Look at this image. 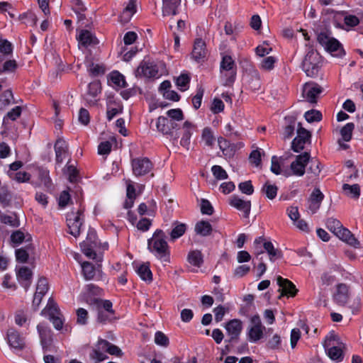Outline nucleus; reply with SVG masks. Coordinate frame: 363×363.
Instances as JSON below:
<instances>
[{
	"mask_svg": "<svg viewBox=\"0 0 363 363\" xmlns=\"http://www.w3.org/2000/svg\"><path fill=\"white\" fill-rule=\"evenodd\" d=\"M165 233L157 229L152 238L147 240V250L162 262H170V249Z\"/></svg>",
	"mask_w": 363,
	"mask_h": 363,
	"instance_id": "nucleus-1",
	"label": "nucleus"
},
{
	"mask_svg": "<svg viewBox=\"0 0 363 363\" xmlns=\"http://www.w3.org/2000/svg\"><path fill=\"white\" fill-rule=\"evenodd\" d=\"M323 65L322 57L313 48H310L301 64L302 70L309 77H316Z\"/></svg>",
	"mask_w": 363,
	"mask_h": 363,
	"instance_id": "nucleus-2",
	"label": "nucleus"
},
{
	"mask_svg": "<svg viewBox=\"0 0 363 363\" xmlns=\"http://www.w3.org/2000/svg\"><path fill=\"white\" fill-rule=\"evenodd\" d=\"M220 74L224 79L223 85L232 86L237 77V65L230 55H223L220 63Z\"/></svg>",
	"mask_w": 363,
	"mask_h": 363,
	"instance_id": "nucleus-3",
	"label": "nucleus"
},
{
	"mask_svg": "<svg viewBox=\"0 0 363 363\" xmlns=\"http://www.w3.org/2000/svg\"><path fill=\"white\" fill-rule=\"evenodd\" d=\"M156 127L163 135L170 136L173 143L177 142L179 135L177 130L180 126L177 122L165 116H159L157 119Z\"/></svg>",
	"mask_w": 363,
	"mask_h": 363,
	"instance_id": "nucleus-4",
	"label": "nucleus"
},
{
	"mask_svg": "<svg viewBox=\"0 0 363 363\" xmlns=\"http://www.w3.org/2000/svg\"><path fill=\"white\" fill-rule=\"evenodd\" d=\"M45 311L47 312L49 320L52 323L54 328L57 330H60L63 327L65 320L62 318V315L57 304L52 298H49L48 304L42 311V313Z\"/></svg>",
	"mask_w": 363,
	"mask_h": 363,
	"instance_id": "nucleus-5",
	"label": "nucleus"
},
{
	"mask_svg": "<svg viewBox=\"0 0 363 363\" xmlns=\"http://www.w3.org/2000/svg\"><path fill=\"white\" fill-rule=\"evenodd\" d=\"M37 330L39 333L40 344L44 353L55 351L53 345V333L52 330L45 323H39L37 325Z\"/></svg>",
	"mask_w": 363,
	"mask_h": 363,
	"instance_id": "nucleus-6",
	"label": "nucleus"
},
{
	"mask_svg": "<svg viewBox=\"0 0 363 363\" xmlns=\"http://www.w3.org/2000/svg\"><path fill=\"white\" fill-rule=\"evenodd\" d=\"M133 173L135 177L145 176L152 172L154 164L146 157H139L131 160Z\"/></svg>",
	"mask_w": 363,
	"mask_h": 363,
	"instance_id": "nucleus-7",
	"label": "nucleus"
},
{
	"mask_svg": "<svg viewBox=\"0 0 363 363\" xmlns=\"http://www.w3.org/2000/svg\"><path fill=\"white\" fill-rule=\"evenodd\" d=\"M336 341L337 336L334 333L330 334V335L326 337L324 347L328 356L332 360L339 362L343 359L344 354L341 348L335 345V342Z\"/></svg>",
	"mask_w": 363,
	"mask_h": 363,
	"instance_id": "nucleus-8",
	"label": "nucleus"
},
{
	"mask_svg": "<svg viewBox=\"0 0 363 363\" xmlns=\"http://www.w3.org/2000/svg\"><path fill=\"white\" fill-rule=\"evenodd\" d=\"M83 212L84 209H79L77 213L72 212L67 217L69 233L75 238L78 237L81 232V228L83 224V219L81 216Z\"/></svg>",
	"mask_w": 363,
	"mask_h": 363,
	"instance_id": "nucleus-9",
	"label": "nucleus"
},
{
	"mask_svg": "<svg viewBox=\"0 0 363 363\" xmlns=\"http://www.w3.org/2000/svg\"><path fill=\"white\" fill-rule=\"evenodd\" d=\"M311 134L310 131L301 126V123H298L297 136L292 140L291 149L295 152H300L303 150L306 143L310 141Z\"/></svg>",
	"mask_w": 363,
	"mask_h": 363,
	"instance_id": "nucleus-10",
	"label": "nucleus"
},
{
	"mask_svg": "<svg viewBox=\"0 0 363 363\" xmlns=\"http://www.w3.org/2000/svg\"><path fill=\"white\" fill-rule=\"evenodd\" d=\"M136 76L146 78H159L161 74L159 73L157 65L150 61H143L136 70Z\"/></svg>",
	"mask_w": 363,
	"mask_h": 363,
	"instance_id": "nucleus-11",
	"label": "nucleus"
},
{
	"mask_svg": "<svg viewBox=\"0 0 363 363\" xmlns=\"http://www.w3.org/2000/svg\"><path fill=\"white\" fill-rule=\"evenodd\" d=\"M225 329L228 335L230 336V339L225 340V342L229 343L236 342L242 332V322L238 319L230 320L226 323Z\"/></svg>",
	"mask_w": 363,
	"mask_h": 363,
	"instance_id": "nucleus-12",
	"label": "nucleus"
},
{
	"mask_svg": "<svg viewBox=\"0 0 363 363\" xmlns=\"http://www.w3.org/2000/svg\"><path fill=\"white\" fill-rule=\"evenodd\" d=\"M323 88L315 82H307L305 84L303 94L306 99L311 103L317 102V98L323 92Z\"/></svg>",
	"mask_w": 363,
	"mask_h": 363,
	"instance_id": "nucleus-13",
	"label": "nucleus"
},
{
	"mask_svg": "<svg viewBox=\"0 0 363 363\" xmlns=\"http://www.w3.org/2000/svg\"><path fill=\"white\" fill-rule=\"evenodd\" d=\"M277 282L279 286V291L281 292V296L294 297L297 294L298 289L295 284L288 279L279 276Z\"/></svg>",
	"mask_w": 363,
	"mask_h": 363,
	"instance_id": "nucleus-14",
	"label": "nucleus"
},
{
	"mask_svg": "<svg viewBox=\"0 0 363 363\" xmlns=\"http://www.w3.org/2000/svg\"><path fill=\"white\" fill-rule=\"evenodd\" d=\"M229 204L232 207L242 213V216L248 218L251 211V201H245L237 195H233L229 199Z\"/></svg>",
	"mask_w": 363,
	"mask_h": 363,
	"instance_id": "nucleus-15",
	"label": "nucleus"
},
{
	"mask_svg": "<svg viewBox=\"0 0 363 363\" xmlns=\"http://www.w3.org/2000/svg\"><path fill=\"white\" fill-rule=\"evenodd\" d=\"M207 55L206 44L202 38H196L194 43L191 57L197 62H204Z\"/></svg>",
	"mask_w": 363,
	"mask_h": 363,
	"instance_id": "nucleus-16",
	"label": "nucleus"
},
{
	"mask_svg": "<svg viewBox=\"0 0 363 363\" xmlns=\"http://www.w3.org/2000/svg\"><path fill=\"white\" fill-rule=\"evenodd\" d=\"M7 340L9 346L14 350H22L25 347V338L14 328L8 330Z\"/></svg>",
	"mask_w": 363,
	"mask_h": 363,
	"instance_id": "nucleus-17",
	"label": "nucleus"
},
{
	"mask_svg": "<svg viewBox=\"0 0 363 363\" xmlns=\"http://www.w3.org/2000/svg\"><path fill=\"white\" fill-rule=\"evenodd\" d=\"M55 152V161L57 164H62L64 160L69 156L68 143L61 138H59L54 145Z\"/></svg>",
	"mask_w": 363,
	"mask_h": 363,
	"instance_id": "nucleus-18",
	"label": "nucleus"
},
{
	"mask_svg": "<svg viewBox=\"0 0 363 363\" xmlns=\"http://www.w3.org/2000/svg\"><path fill=\"white\" fill-rule=\"evenodd\" d=\"M324 197V194L319 189H313L308 199V209L313 214L318 211Z\"/></svg>",
	"mask_w": 363,
	"mask_h": 363,
	"instance_id": "nucleus-19",
	"label": "nucleus"
},
{
	"mask_svg": "<svg viewBox=\"0 0 363 363\" xmlns=\"http://www.w3.org/2000/svg\"><path fill=\"white\" fill-rule=\"evenodd\" d=\"M17 279L26 291H28L31 284L33 272L28 267H21L16 272Z\"/></svg>",
	"mask_w": 363,
	"mask_h": 363,
	"instance_id": "nucleus-20",
	"label": "nucleus"
},
{
	"mask_svg": "<svg viewBox=\"0 0 363 363\" xmlns=\"http://www.w3.org/2000/svg\"><path fill=\"white\" fill-rule=\"evenodd\" d=\"M77 40L79 45L84 48L96 45L99 43L96 37L88 30H82L77 36Z\"/></svg>",
	"mask_w": 363,
	"mask_h": 363,
	"instance_id": "nucleus-21",
	"label": "nucleus"
},
{
	"mask_svg": "<svg viewBox=\"0 0 363 363\" xmlns=\"http://www.w3.org/2000/svg\"><path fill=\"white\" fill-rule=\"evenodd\" d=\"M339 239L345 242L348 245L358 247L360 245L359 240L354 237L350 230L343 227V225L335 234Z\"/></svg>",
	"mask_w": 363,
	"mask_h": 363,
	"instance_id": "nucleus-22",
	"label": "nucleus"
},
{
	"mask_svg": "<svg viewBox=\"0 0 363 363\" xmlns=\"http://www.w3.org/2000/svg\"><path fill=\"white\" fill-rule=\"evenodd\" d=\"M194 128V125L188 121H186L182 126L183 133L180 140V145L186 150L189 149Z\"/></svg>",
	"mask_w": 363,
	"mask_h": 363,
	"instance_id": "nucleus-23",
	"label": "nucleus"
},
{
	"mask_svg": "<svg viewBox=\"0 0 363 363\" xmlns=\"http://www.w3.org/2000/svg\"><path fill=\"white\" fill-rule=\"evenodd\" d=\"M325 49L327 52L336 57H342L345 55L342 45L335 38H331Z\"/></svg>",
	"mask_w": 363,
	"mask_h": 363,
	"instance_id": "nucleus-24",
	"label": "nucleus"
},
{
	"mask_svg": "<svg viewBox=\"0 0 363 363\" xmlns=\"http://www.w3.org/2000/svg\"><path fill=\"white\" fill-rule=\"evenodd\" d=\"M163 16H174L178 13V8L181 4V0H162Z\"/></svg>",
	"mask_w": 363,
	"mask_h": 363,
	"instance_id": "nucleus-25",
	"label": "nucleus"
},
{
	"mask_svg": "<svg viewBox=\"0 0 363 363\" xmlns=\"http://www.w3.org/2000/svg\"><path fill=\"white\" fill-rule=\"evenodd\" d=\"M101 266L99 265L98 268L96 269L95 266L89 262H84L82 264V274L86 280H91L94 279L96 275V272L99 273H101V271L100 270Z\"/></svg>",
	"mask_w": 363,
	"mask_h": 363,
	"instance_id": "nucleus-26",
	"label": "nucleus"
},
{
	"mask_svg": "<svg viewBox=\"0 0 363 363\" xmlns=\"http://www.w3.org/2000/svg\"><path fill=\"white\" fill-rule=\"evenodd\" d=\"M38 179L43 184L47 191H52L53 184L50 177V171L47 168L39 167L38 169Z\"/></svg>",
	"mask_w": 363,
	"mask_h": 363,
	"instance_id": "nucleus-27",
	"label": "nucleus"
},
{
	"mask_svg": "<svg viewBox=\"0 0 363 363\" xmlns=\"http://www.w3.org/2000/svg\"><path fill=\"white\" fill-rule=\"evenodd\" d=\"M22 112V108L19 106H15L10 111H9L3 118L2 125L5 129H9V121H15L18 118Z\"/></svg>",
	"mask_w": 363,
	"mask_h": 363,
	"instance_id": "nucleus-28",
	"label": "nucleus"
},
{
	"mask_svg": "<svg viewBox=\"0 0 363 363\" xmlns=\"http://www.w3.org/2000/svg\"><path fill=\"white\" fill-rule=\"evenodd\" d=\"M349 289L345 284H339L337 286V292L334 296L335 301L340 304H345L348 301Z\"/></svg>",
	"mask_w": 363,
	"mask_h": 363,
	"instance_id": "nucleus-29",
	"label": "nucleus"
},
{
	"mask_svg": "<svg viewBox=\"0 0 363 363\" xmlns=\"http://www.w3.org/2000/svg\"><path fill=\"white\" fill-rule=\"evenodd\" d=\"M137 12V1L129 0L127 5L123 10L121 14L122 21L128 22L130 20L133 16Z\"/></svg>",
	"mask_w": 363,
	"mask_h": 363,
	"instance_id": "nucleus-30",
	"label": "nucleus"
},
{
	"mask_svg": "<svg viewBox=\"0 0 363 363\" xmlns=\"http://www.w3.org/2000/svg\"><path fill=\"white\" fill-rule=\"evenodd\" d=\"M0 221L5 225L12 228H18L21 225L20 219L16 213L13 212L11 215L0 213Z\"/></svg>",
	"mask_w": 363,
	"mask_h": 363,
	"instance_id": "nucleus-31",
	"label": "nucleus"
},
{
	"mask_svg": "<svg viewBox=\"0 0 363 363\" xmlns=\"http://www.w3.org/2000/svg\"><path fill=\"white\" fill-rule=\"evenodd\" d=\"M213 230L211 223L207 220H201L196 223L195 225V232L196 234L206 237L211 234Z\"/></svg>",
	"mask_w": 363,
	"mask_h": 363,
	"instance_id": "nucleus-32",
	"label": "nucleus"
},
{
	"mask_svg": "<svg viewBox=\"0 0 363 363\" xmlns=\"http://www.w3.org/2000/svg\"><path fill=\"white\" fill-rule=\"evenodd\" d=\"M187 261L194 267H201L203 263V256L198 250H191L188 254Z\"/></svg>",
	"mask_w": 363,
	"mask_h": 363,
	"instance_id": "nucleus-33",
	"label": "nucleus"
},
{
	"mask_svg": "<svg viewBox=\"0 0 363 363\" xmlns=\"http://www.w3.org/2000/svg\"><path fill=\"white\" fill-rule=\"evenodd\" d=\"M186 230V225L184 223L175 222L174 223V228L171 230L170 240L174 242L178 238H181Z\"/></svg>",
	"mask_w": 363,
	"mask_h": 363,
	"instance_id": "nucleus-34",
	"label": "nucleus"
},
{
	"mask_svg": "<svg viewBox=\"0 0 363 363\" xmlns=\"http://www.w3.org/2000/svg\"><path fill=\"white\" fill-rule=\"evenodd\" d=\"M136 272L142 280L147 282L152 281V273L150 269L149 264H140L137 269Z\"/></svg>",
	"mask_w": 363,
	"mask_h": 363,
	"instance_id": "nucleus-35",
	"label": "nucleus"
},
{
	"mask_svg": "<svg viewBox=\"0 0 363 363\" xmlns=\"http://www.w3.org/2000/svg\"><path fill=\"white\" fill-rule=\"evenodd\" d=\"M342 191L347 196L355 199H359L360 196V186L357 184L352 185L344 184L342 185Z\"/></svg>",
	"mask_w": 363,
	"mask_h": 363,
	"instance_id": "nucleus-36",
	"label": "nucleus"
},
{
	"mask_svg": "<svg viewBox=\"0 0 363 363\" xmlns=\"http://www.w3.org/2000/svg\"><path fill=\"white\" fill-rule=\"evenodd\" d=\"M12 201V194L6 186L0 188V204L3 208L11 206Z\"/></svg>",
	"mask_w": 363,
	"mask_h": 363,
	"instance_id": "nucleus-37",
	"label": "nucleus"
},
{
	"mask_svg": "<svg viewBox=\"0 0 363 363\" xmlns=\"http://www.w3.org/2000/svg\"><path fill=\"white\" fill-rule=\"evenodd\" d=\"M263 247L269 254V259L271 261L274 262L275 259L281 258L282 257L281 252L277 249H275L272 242H264Z\"/></svg>",
	"mask_w": 363,
	"mask_h": 363,
	"instance_id": "nucleus-38",
	"label": "nucleus"
},
{
	"mask_svg": "<svg viewBox=\"0 0 363 363\" xmlns=\"http://www.w3.org/2000/svg\"><path fill=\"white\" fill-rule=\"evenodd\" d=\"M264 327L259 325H252L248 332V338L250 342H255L259 340L263 336Z\"/></svg>",
	"mask_w": 363,
	"mask_h": 363,
	"instance_id": "nucleus-39",
	"label": "nucleus"
},
{
	"mask_svg": "<svg viewBox=\"0 0 363 363\" xmlns=\"http://www.w3.org/2000/svg\"><path fill=\"white\" fill-rule=\"evenodd\" d=\"M285 120L289 123L284 128L283 135L284 139H288L292 137L295 130L296 118L293 116H286Z\"/></svg>",
	"mask_w": 363,
	"mask_h": 363,
	"instance_id": "nucleus-40",
	"label": "nucleus"
},
{
	"mask_svg": "<svg viewBox=\"0 0 363 363\" xmlns=\"http://www.w3.org/2000/svg\"><path fill=\"white\" fill-rule=\"evenodd\" d=\"M191 78L187 73L181 74L176 79V85L181 91H184L189 88Z\"/></svg>",
	"mask_w": 363,
	"mask_h": 363,
	"instance_id": "nucleus-41",
	"label": "nucleus"
},
{
	"mask_svg": "<svg viewBox=\"0 0 363 363\" xmlns=\"http://www.w3.org/2000/svg\"><path fill=\"white\" fill-rule=\"evenodd\" d=\"M201 139L204 142L205 145L208 147H213L216 138L214 136L212 129L209 127H206L202 130Z\"/></svg>",
	"mask_w": 363,
	"mask_h": 363,
	"instance_id": "nucleus-42",
	"label": "nucleus"
},
{
	"mask_svg": "<svg viewBox=\"0 0 363 363\" xmlns=\"http://www.w3.org/2000/svg\"><path fill=\"white\" fill-rule=\"evenodd\" d=\"M110 80L115 85L121 88H125L128 86L125 77L118 71H113L110 74Z\"/></svg>",
	"mask_w": 363,
	"mask_h": 363,
	"instance_id": "nucleus-43",
	"label": "nucleus"
},
{
	"mask_svg": "<svg viewBox=\"0 0 363 363\" xmlns=\"http://www.w3.org/2000/svg\"><path fill=\"white\" fill-rule=\"evenodd\" d=\"M262 191L265 194L267 199L272 200L277 195L278 187L275 184H271L269 182H267L263 185Z\"/></svg>",
	"mask_w": 363,
	"mask_h": 363,
	"instance_id": "nucleus-44",
	"label": "nucleus"
},
{
	"mask_svg": "<svg viewBox=\"0 0 363 363\" xmlns=\"http://www.w3.org/2000/svg\"><path fill=\"white\" fill-rule=\"evenodd\" d=\"M277 62V59L274 56L264 57L259 64V68L262 70L270 72L274 69Z\"/></svg>",
	"mask_w": 363,
	"mask_h": 363,
	"instance_id": "nucleus-45",
	"label": "nucleus"
},
{
	"mask_svg": "<svg viewBox=\"0 0 363 363\" xmlns=\"http://www.w3.org/2000/svg\"><path fill=\"white\" fill-rule=\"evenodd\" d=\"M17 68L18 64L15 60H6L0 67V74L14 72Z\"/></svg>",
	"mask_w": 363,
	"mask_h": 363,
	"instance_id": "nucleus-46",
	"label": "nucleus"
},
{
	"mask_svg": "<svg viewBox=\"0 0 363 363\" xmlns=\"http://www.w3.org/2000/svg\"><path fill=\"white\" fill-rule=\"evenodd\" d=\"M354 129V124L352 122L347 123L340 130V134L342 139L345 142H349L351 140L352 137V132Z\"/></svg>",
	"mask_w": 363,
	"mask_h": 363,
	"instance_id": "nucleus-47",
	"label": "nucleus"
},
{
	"mask_svg": "<svg viewBox=\"0 0 363 363\" xmlns=\"http://www.w3.org/2000/svg\"><path fill=\"white\" fill-rule=\"evenodd\" d=\"M101 91V82L95 80L90 82L88 85L87 94L91 98H96Z\"/></svg>",
	"mask_w": 363,
	"mask_h": 363,
	"instance_id": "nucleus-48",
	"label": "nucleus"
},
{
	"mask_svg": "<svg viewBox=\"0 0 363 363\" xmlns=\"http://www.w3.org/2000/svg\"><path fill=\"white\" fill-rule=\"evenodd\" d=\"M151 203L153 206V208H151V207H150L148 208V207L145 203H141L138 206V213L140 216H144V215L147 214L148 216H154L155 213V209H156V203L154 200H152Z\"/></svg>",
	"mask_w": 363,
	"mask_h": 363,
	"instance_id": "nucleus-49",
	"label": "nucleus"
},
{
	"mask_svg": "<svg viewBox=\"0 0 363 363\" xmlns=\"http://www.w3.org/2000/svg\"><path fill=\"white\" fill-rule=\"evenodd\" d=\"M304 117L308 123H313L320 121L323 116L320 111L315 109H311L305 113Z\"/></svg>",
	"mask_w": 363,
	"mask_h": 363,
	"instance_id": "nucleus-50",
	"label": "nucleus"
},
{
	"mask_svg": "<svg viewBox=\"0 0 363 363\" xmlns=\"http://www.w3.org/2000/svg\"><path fill=\"white\" fill-rule=\"evenodd\" d=\"M203 94L204 89L201 86H198L196 89V94L192 97L191 99L192 105L196 110L201 107Z\"/></svg>",
	"mask_w": 363,
	"mask_h": 363,
	"instance_id": "nucleus-51",
	"label": "nucleus"
},
{
	"mask_svg": "<svg viewBox=\"0 0 363 363\" xmlns=\"http://www.w3.org/2000/svg\"><path fill=\"white\" fill-rule=\"evenodd\" d=\"M77 323L80 325H85L88 323L89 313L88 311L83 308H79L76 311Z\"/></svg>",
	"mask_w": 363,
	"mask_h": 363,
	"instance_id": "nucleus-52",
	"label": "nucleus"
},
{
	"mask_svg": "<svg viewBox=\"0 0 363 363\" xmlns=\"http://www.w3.org/2000/svg\"><path fill=\"white\" fill-rule=\"evenodd\" d=\"M327 228L332 232L334 235L338 231V230L342 226L341 222L333 218H329L327 219L325 223Z\"/></svg>",
	"mask_w": 363,
	"mask_h": 363,
	"instance_id": "nucleus-53",
	"label": "nucleus"
},
{
	"mask_svg": "<svg viewBox=\"0 0 363 363\" xmlns=\"http://www.w3.org/2000/svg\"><path fill=\"white\" fill-rule=\"evenodd\" d=\"M13 95L11 90H6L0 96V109L11 104Z\"/></svg>",
	"mask_w": 363,
	"mask_h": 363,
	"instance_id": "nucleus-54",
	"label": "nucleus"
},
{
	"mask_svg": "<svg viewBox=\"0 0 363 363\" xmlns=\"http://www.w3.org/2000/svg\"><path fill=\"white\" fill-rule=\"evenodd\" d=\"M166 113L167 118L172 119L177 123L183 121L184 118L183 111L181 108H172L168 110Z\"/></svg>",
	"mask_w": 363,
	"mask_h": 363,
	"instance_id": "nucleus-55",
	"label": "nucleus"
},
{
	"mask_svg": "<svg viewBox=\"0 0 363 363\" xmlns=\"http://www.w3.org/2000/svg\"><path fill=\"white\" fill-rule=\"evenodd\" d=\"M49 289L48 281L45 277L39 278L36 286L35 293L38 294L43 295V296L47 293Z\"/></svg>",
	"mask_w": 363,
	"mask_h": 363,
	"instance_id": "nucleus-56",
	"label": "nucleus"
},
{
	"mask_svg": "<svg viewBox=\"0 0 363 363\" xmlns=\"http://www.w3.org/2000/svg\"><path fill=\"white\" fill-rule=\"evenodd\" d=\"M66 167L69 181L71 183L77 182L79 178V171L77 169L73 164H69V162H67Z\"/></svg>",
	"mask_w": 363,
	"mask_h": 363,
	"instance_id": "nucleus-57",
	"label": "nucleus"
},
{
	"mask_svg": "<svg viewBox=\"0 0 363 363\" xmlns=\"http://www.w3.org/2000/svg\"><path fill=\"white\" fill-rule=\"evenodd\" d=\"M13 46L8 40L0 39V52L9 56L13 53Z\"/></svg>",
	"mask_w": 363,
	"mask_h": 363,
	"instance_id": "nucleus-58",
	"label": "nucleus"
},
{
	"mask_svg": "<svg viewBox=\"0 0 363 363\" xmlns=\"http://www.w3.org/2000/svg\"><path fill=\"white\" fill-rule=\"evenodd\" d=\"M311 155L308 152H305L301 155L296 156V160L292 162V166L294 167L295 165H303L304 169L310 160Z\"/></svg>",
	"mask_w": 363,
	"mask_h": 363,
	"instance_id": "nucleus-59",
	"label": "nucleus"
},
{
	"mask_svg": "<svg viewBox=\"0 0 363 363\" xmlns=\"http://www.w3.org/2000/svg\"><path fill=\"white\" fill-rule=\"evenodd\" d=\"M211 172L215 178L218 180L226 179L228 177L226 171L220 165H213L211 167Z\"/></svg>",
	"mask_w": 363,
	"mask_h": 363,
	"instance_id": "nucleus-60",
	"label": "nucleus"
},
{
	"mask_svg": "<svg viewBox=\"0 0 363 363\" xmlns=\"http://www.w3.org/2000/svg\"><path fill=\"white\" fill-rule=\"evenodd\" d=\"M155 342L157 345L167 347L169 341L168 337L161 331H157L155 334Z\"/></svg>",
	"mask_w": 363,
	"mask_h": 363,
	"instance_id": "nucleus-61",
	"label": "nucleus"
},
{
	"mask_svg": "<svg viewBox=\"0 0 363 363\" xmlns=\"http://www.w3.org/2000/svg\"><path fill=\"white\" fill-rule=\"evenodd\" d=\"M238 189L246 195H252L254 193V186L250 180L240 182L238 184Z\"/></svg>",
	"mask_w": 363,
	"mask_h": 363,
	"instance_id": "nucleus-62",
	"label": "nucleus"
},
{
	"mask_svg": "<svg viewBox=\"0 0 363 363\" xmlns=\"http://www.w3.org/2000/svg\"><path fill=\"white\" fill-rule=\"evenodd\" d=\"M225 104L223 101L218 98H215L211 106V111L213 114H218L223 111Z\"/></svg>",
	"mask_w": 363,
	"mask_h": 363,
	"instance_id": "nucleus-63",
	"label": "nucleus"
},
{
	"mask_svg": "<svg viewBox=\"0 0 363 363\" xmlns=\"http://www.w3.org/2000/svg\"><path fill=\"white\" fill-rule=\"evenodd\" d=\"M90 358L95 361L96 363H99L108 358L106 354L101 350L94 348L90 352Z\"/></svg>",
	"mask_w": 363,
	"mask_h": 363,
	"instance_id": "nucleus-64",
	"label": "nucleus"
}]
</instances>
